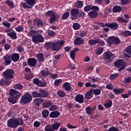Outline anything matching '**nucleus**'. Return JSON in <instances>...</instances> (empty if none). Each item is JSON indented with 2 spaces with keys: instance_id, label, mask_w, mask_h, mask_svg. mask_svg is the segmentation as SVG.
<instances>
[{
  "instance_id": "f257e3e1",
  "label": "nucleus",
  "mask_w": 131,
  "mask_h": 131,
  "mask_svg": "<svg viewBox=\"0 0 131 131\" xmlns=\"http://www.w3.org/2000/svg\"><path fill=\"white\" fill-rule=\"evenodd\" d=\"M63 45H64V41L63 40H61L59 41H50L46 42L45 43V47L48 51L49 50L53 51H59L61 50V48H62Z\"/></svg>"
},
{
  "instance_id": "f03ea898",
  "label": "nucleus",
  "mask_w": 131,
  "mask_h": 131,
  "mask_svg": "<svg viewBox=\"0 0 131 131\" xmlns=\"http://www.w3.org/2000/svg\"><path fill=\"white\" fill-rule=\"evenodd\" d=\"M42 30H31L29 32V35L32 36V41L34 43H39L44 42L45 38L41 33Z\"/></svg>"
},
{
  "instance_id": "7ed1b4c3",
  "label": "nucleus",
  "mask_w": 131,
  "mask_h": 131,
  "mask_svg": "<svg viewBox=\"0 0 131 131\" xmlns=\"http://www.w3.org/2000/svg\"><path fill=\"white\" fill-rule=\"evenodd\" d=\"M10 97L8 99L9 103L12 104H16L17 100L21 97V93H20L17 90H14L12 89L9 91Z\"/></svg>"
},
{
  "instance_id": "20e7f679",
  "label": "nucleus",
  "mask_w": 131,
  "mask_h": 131,
  "mask_svg": "<svg viewBox=\"0 0 131 131\" xmlns=\"http://www.w3.org/2000/svg\"><path fill=\"white\" fill-rule=\"evenodd\" d=\"M91 9L90 12H89L88 15L91 18H96L98 16V12H99L100 9L99 7L96 6V5H91Z\"/></svg>"
},
{
  "instance_id": "39448f33",
  "label": "nucleus",
  "mask_w": 131,
  "mask_h": 131,
  "mask_svg": "<svg viewBox=\"0 0 131 131\" xmlns=\"http://www.w3.org/2000/svg\"><path fill=\"white\" fill-rule=\"evenodd\" d=\"M114 65L117 68H119V71H122L125 69L127 63L124 59H117L114 62Z\"/></svg>"
},
{
  "instance_id": "423d86ee",
  "label": "nucleus",
  "mask_w": 131,
  "mask_h": 131,
  "mask_svg": "<svg viewBox=\"0 0 131 131\" xmlns=\"http://www.w3.org/2000/svg\"><path fill=\"white\" fill-rule=\"evenodd\" d=\"M32 100V96L31 94L30 93H26L23 95L22 97L20 98V103L24 105H26V104H29V103H31Z\"/></svg>"
},
{
  "instance_id": "0eeeda50",
  "label": "nucleus",
  "mask_w": 131,
  "mask_h": 131,
  "mask_svg": "<svg viewBox=\"0 0 131 131\" xmlns=\"http://www.w3.org/2000/svg\"><path fill=\"white\" fill-rule=\"evenodd\" d=\"M61 125V123L60 122H54L53 124L52 125L51 124H48L46 125L45 128V130L46 131H56L59 129Z\"/></svg>"
},
{
  "instance_id": "6e6552de",
  "label": "nucleus",
  "mask_w": 131,
  "mask_h": 131,
  "mask_svg": "<svg viewBox=\"0 0 131 131\" xmlns=\"http://www.w3.org/2000/svg\"><path fill=\"white\" fill-rule=\"evenodd\" d=\"M32 27H30V29L33 30L34 28H41L43 26L42 20L40 18H34L32 22Z\"/></svg>"
},
{
  "instance_id": "1a4fd4ad",
  "label": "nucleus",
  "mask_w": 131,
  "mask_h": 131,
  "mask_svg": "<svg viewBox=\"0 0 131 131\" xmlns=\"http://www.w3.org/2000/svg\"><path fill=\"white\" fill-rule=\"evenodd\" d=\"M103 57L104 59L107 60L109 62H112L114 58V55L112 52L107 51L105 53H104Z\"/></svg>"
},
{
  "instance_id": "9d476101",
  "label": "nucleus",
  "mask_w": 131,
  "mask_h": 131,
  "mask_svg": "<svg viewBox=\"0 0 131 131\" xmlns=\"http://www.w3.org/2000/svg\"><path fill=\"white\" fill-rule=\"evenodd\" d=\"M8 127L16 128L17 127V118L9 119L7 122Z\"/></svg>"
},
{
  "instance_id": "9b49d317",
  "label": "nucleus",
  "mask_w": 131,
  "mask_h": 131,
  "mask_svg": "<svg viewBox=\"0 0 131 131\" xmlns=\"http://www.w3.org/2000/svg\"><path fill=\"white\" fill-rule=\"evenodd\" d=\"M14 73L15 72L13 69L6 70L7 81V82H10V84L11 83L10 80L13 79Z\"/></svg>"
},
{
  "instance_id": "f8f14e48",
  "label": "nucleus",
  "mask_w": 131,
  "mask_h": 131,
  "mask_svg": "<svg viewBox=\"0 0 131 131\" xmlns=\"http://www.w3.org/2000/svg\"><path fill=\"white\" fill-rule=\"evenodd\" d=\"M6 72L7 70H5V71L3 72L4 78H2V79L0 80V85H2V86H4L5 85H10V82H7Z\"/></svg>"
},
{
  "instance_id": "ddd939ff",
  "label": "nucleus",
  "mask_w": 131,
  "mask_h": 131,
  "mask_svg": "<svg viewBox=\"0 0 131 131\" xmlns=\"http://www.w3.org/2000/svg\"><path fill=\"white\" fill-rule=\"evenodd\" d=\"M71 19L72 20H74L75 19H77V17H78V13L79 9H72L70 11Z\"/></svg>"
},
{
  "instance_id": "4468645a",
  "label": "nucleus",
  "mask_w": 131,
  "mask_h": 131,
  "mask_svg": "<svg viewBox=\"0 0 131 131\" xmlns=\"http://www.w3.org/2000/svg\"><path fill=\"white\" fill-rule=\"evenodd\" d=\"M4 60V64L5 66L10 65L12 62V56L9 54H7L5 55L3 57Z\"/></svg>"
},
{
  "instance_id": "2eb2a0df",
  "label": "nucleus",
  "mask_w": 131,
  "mask_h": 131,
  "mask_svg": "<svg viewBox=\"0 0 131 131\" xmlns=\"http://www.w3.org/2000/svg\"><path fill=\"white\" fill-rule=\"evenodd\" d=\"M27 62L30 67H35L37 64V59L34 57L28 58Z\"/></svg>"
},
{
  "instance_id": "dca6fc26",
  "label": "nucleus",
  "mask_w": 131,
  "mask_h": 131,
  "mask_svg": "<svg viewBox=\"0 0 131 131\" xmlns=\"http://www.w3.org/2000/svg\"><path fill=\"white\" fill-rule=\"evenodd\" d=\"M125 17L122 16H119L117 17V20L119 23H128L129 21L130 16L128 15V14H125Z\"/></svg>"
},
{
  "instance_id": "f3484780",
  "label": "nucleus",
  "mask_w": 131,
  "mask_h": 131,
  "mask_svg": "<svg viewBox=\"0 0 131 131\" xmlns=\"http://www.w3.org/2000/svg\"><path fill=\"white\" fill-rule=\"evenodd\" d=\"M96 109V106H93V107H91V106H88V107L85 108L86 114H87L88 116H91V115L93 114Z\"/></svg>"
},
{
  "instance_id": "a211bd4d",
  "label": "nucleus",
  "mask_w": 131,
  "mask_h": 131,
  "mask_svg": "<svg viewBox=\"0 0 131 131\" xmlns=\"http://www.w3.org/2000/svg\"><path fill=\"white\" fill-rule=\"evenodd\" d=\"M40 92V97L41 99L42 98H47L49 96V93L46 91V90H45L43 89H41L39 90Z\"/></svg>"
},
{
  "instance_id": "6ab92c4d",
  "label": "nucleus",
  "mask_w": 131,
  "mask_h": 131,
  "mask_svg": "<svg viewBox=\"0 0 131 131\" xmlns=\"http://www.w3.org/2000/svg\"><path fill=\"white\" fill-rule=\"evenodd\" d=\"M75 99L77 103H80V104H82L84 101V96L82 94H77V95L75 96Z\"/></svg>"
},
{
  "instance_id": "aec40b11",
  "label": "nucleus",
  "mask_w": 131,
  "mask_h": 131,
  "mask_svg": "<svg viewBox=\"0 0 131 131\" xmlns=\"http://www.w3.org/2000/svg\"><path fill=\"white\" fill-rule=\"evenodd\" d=\"M62 88L67 92H70L72 90V86H71V83H69V82H64L63 84Z\"/></svg>"
},
{
  "instance_id": "412c9836",
  "label": "nucleus",
  "mask_w": 131,
  "mask_h": 131,
  "mask_svg": "<svg viewBox=\"0 0 131 131\" xmlns=\"http://www.w3.org/2000/svg\"><path fill=\"white\" fill-rule=\"evenodd\" d=\"M84 96H85V98H86V99H91V98L93 97V96H94L93 89L88 91V92H87L86 94H85Z\"/></svg>"
},
{
  "instance_id": "4be33fe9",
  "label": "nucleus",
  "mask_w": 131,
  "mask_h": 131,
  "mask_svg": "<svg viewBox=\"0 0 131 131\" xmlns=\"http://www.w3.org/2000/svg\"><path fill=\"white\" fill-rule=\"evenodd\" d=\"M60 113L57 110L51 112L49 115V118H58L60 116Z\"/></svg>"
},
{
  "instance_id": "5701e85b",
  "label": "nucleus",
  "mask_w": 131,
  "mask_h": 131,
  "mask_svg": "<svg viewBox=\"0 0 131 131\" xmlns=\"http://www.w3.org/2000/svg\"><path fill=\"white\" fill-rule=\"evenodd\" d=\"M43 102V99H41L40 97H37V98L34 99L33 104L37 107L38 106H39L40 104H42Z\"/></svg>"
},
{
  "instance_id": "b1692460",
  "label": "nucleus",
  "mask_w": 131,
  "mask_h": 131,
  "mask_svg": "<svg viewBox=\"0 0 131 131\" xmlns=\"http://www.w3.org/2000/svg\"><path fill=\"white\" fill-rule=\"evenodd\" d=\"M111 39L112 40L113 43L116 45V46L120 45L121 42V40L119 39V38H118V37H114V36H113L112 37H111Z\"/></svg>"
},
{
  "instance_id": "393cba45",
  "label": "nucleus",
  "mask_w": 131,
  "mask_h": 131,
  "mask_svg": "<svg viewBox=\"0 0 131 131\" xmlns=\"http://www.w3.org/2000/svg\"><path fill=\"white\" fill-rule=\"evenodd\" d=\"M20 58V55L18 54V53H13L11 56V60H13L14 62L18 61Z\"/></svg>"
},
{
  "instance_id": "a878e982",
  "label": "nucleus",
  "mask_w": 131,
  "mask_h": 131,
  "mask_svg": "<svg viewBox=\"0 0 131 131\" xmlns=\"http://www.w3.org/2000/svg\"><path fill=\"white\" fill-rule=\"evenodd\" d=\"M103 106L105 107L106 108H111L113 106V101L111 99H106L105 101L104 104H103Z\"/></svg>"
},
{
  "instance_id": "bb28decb",
  "label": "nucleus",
  "mask_w": 131,
  "mask_h": 131,
  "mask_svg": "<svg viewBox=\"0 0 131 131\" xmlns=\"http://www.w3.org/2000/svg\"><path fill=\"white\" fill-rule=\"evenodd\" d=\"M84 42L83 39L82 38H76L74 41V45L76 46H80V45H82Z\"/></svg>"
},
{
  "instance_id": "cd10ccee",
  "label": "nucleus",
  "mask_w": 131,
  "mask_h": 131,
  "mask_svg": "<svg viewBox=\"0 0 131 131\" xmlns=\"http://www.w3.org/2000/svg\"><path fill=\"white\" fill-rule=\"evenodd\" d=\"M122 10V8L120 7V5H114V7H113V12H114V13L121 12Z\"/></svg>"
},
{
  "instance_id": "c85d7f7f",
  "label": "nucleus",
  "mask_w": 131,
  "mask_h": 131,
  "mask_svg": "<svg viewBox=\"0 0 131 131\" xmlns=\"http://www.w3.org/2000/svg\"><path fill=\"white\" fill-rule=\"evenodd\" d=\"M57 19L56 14L54 11H53V13H51V16L50 17L49 21L50 24H53L54 21H56Z\"/></svg>"
},
{
  "instance_id": "c756f323",
  "label": "nucleus",
  "mask_w": 131,
  "mask_h": 131,
  "mask_svg": "<svg viewBox=\"0 0 131 131\" xmlns=\"http://www.w3.org/2000/svg\"><path fill=\"white\" fill-rule=\"evenodd\" d=\"M7 36L11 37V39H16L17 38V33L15 31H12V30H11L10 32L7 33Z\"/></svg>"
},
{
  "instance_id": "7c9ffc66",
  "label": "nucleus",
  "mask_w": 131,
  "mask_h": 131,
  "mask_svg": "<svg viewBox=\"0 0 131 131\" xmlns=\"http://www.w3.org/2000/svg\"><path fill=\"white\" fill-rule=\"evenodd\" d=\"M98 39H90L88 41L89 45L90 46H96L98 43Z\"/></svg>"
},
{
  "instance_id": "2f4dec72",
  "label": "nucleus",
  "mask_w": 131,
  "mask_h": 131,
  "mask_svg": "<svg viewBox=\"0 0 131 131\" xmlns=\"http://www.w3.org/2000/svg\"><path fill=\"white\" fill-rule=\"evenodd\" d=\"M111 29L112 30H117L119 27V25L118 23H116V21H114L113 23H111Z\"/></svg>"
},
{
  "instance_id": "473e14b6",
  "label": "nucleus",
  "mask_w": 131,
  "mask_h": 131,
  "mask_svg": "<svg viewBox=\"0 0 131 131\" xmlns=\"http://www.w3.org/2000/svg\"><path fill=\"white\" fill-rule=\"evenodd\" d=\"M113 92L115 93L116 95H119V94H122L123 93L124 90V89H113Z\"/></svg>"
},
{
  "instance_id": "72a5a7b5",
  "label": "nucleus",
  "mask_w": 131,
  "mask_h": 131,
  "mask_svg": "<svg viewBox=\"0 0 131 131\" xmlns=\"http://www.w3.org/2000/svg\"><path fill=\"white\" fill-rule=\"evenodd\" d=\"M52 104L53 102L51 100H46L43 102L42 106L43 107H45V108H49V107H50Z\"/></svg>"
},
{
  "instance_id": "f704fd0d",
  "label": "nucleus",
  "mask_w": 131,
  "mask_h": 131,
  "mask_svg": "<svg viewBox=\"0 0 131 131\" xmlns=\"http://www.w3.org/2000/svg\"><path fill=\"white\" fill-rule=\"evenodd\" d=\"M37 98V97H40V92H38L37 91H33L32 92V97Z\"/></svg>"
},
{
  "instance_id": "c9c22d12",
  "label": "nucleus",
  "mask_w": 131,
  "mask_h": 131,
  "mask_svg": "<svg viewBox=\"0 0 131 131\" xmlns=\"http://www.w3.org/2000/svg\"><path fill=\"white\" fill-rule=\"evenodd\" d=\"M83 6V3L82 1H77V2H76V3H75V7L76 8H77L78 10H79V9H81V8H82Z\"/></svg>"
},
{
  "instance_id": "e433bc0d",
  "label": "nucleus",
  "mask_w": 131,
  "mask_h": 131,
  "mask_svg": "<svg viewBox=\"0 0 131 131\" xmlns=\"http://www.w3.org/2000/svg\"><path fill=\"white\" fill-rule=\"evenodd\" d=\"M103 52H104V48H101V46L95 50V53L97 54V55H100Z\"/></svg>"
},
{
  "instance_id": "4c0bfd02",
  "label": "nucleus",
  "mask_w": 131,
  "mask_h": 131,
  "mask_svg": "<svg viewBox=\"0 0 131 131\" xmlns=\"http://www.w3.org/2000/svg\"><path fill=\"white\" fill-rule=\"evenodd\" d=\"M5 3L11 8L13 9L15 7L13 1H11L10 0H6Z\"/></svg>"
},
{
  "instance_id": "58836bf2",
  "label": "nucleus",
  "mask_w": 131,
  "mask_h": 131,
  "mask_svg": "<svg viewBox=\"0 0 131 131\" xmlns=\"http://www.w3.org/2000/svg\"><path fill=\"white\" fill-rule=\"evenodd\" d=\"M41 75L42 77H48L50 75V72L48 70H41L40 71Z\"/></svg>"
},
{
  "instance_id": "ea45409f",
  "label": "nucleus",
  "mask_w": 131,
  "mask_h": 131,
  "mask_svg": "<svg viewBox=\"0 0 131 131\" xmlns=\"http://www.w3.org/2000/svg\"><path fill=\"white\" fill-rule=\"evenodd\" d=\"M24 122L23 119L21 118H16V127L18 126V125H23L24 124Z\"/></svg>"
},
{
  "instance_id": "a19ab883",
  "label": "nucleus",
  "mask_w": 131,
  "mask_h": 131,
  "mask_svg": "<svg viewBox=\"0 0 131 131\" xmlns=\"http://www.w3.org/2000/svg\"><path fill=\"white\" fill-rule=\"evenodd\" d=\"M37 58L38 61H43L45 59L43 53H39V54H37Z\"/></svg>"
},
{
  "instance_id": "79ce46f5",
  "label": "nucleus",
  "mask_w": 131,
  "mask_h": 131,
  "mask_svg": "<svg viewBox=\"0 0 131 131\" xmlns=\"http://www.w3.org/2000/svg\"><path fill=\"white\" fill-rule=\"evenodd\" d=\"M72 27L75 30H78L81 28V25L79 23H74Z\"/></svg>"
},
{
  "instance_id": "37998d69",
  "label": "nucleus",
  "mask_w": 131,
  "mask_h": 131,
  "mask_svg": "<svg viewBox=\"0 0 131 131\" xmlns=\"http://www.w3.org/2000/svg\"><path fill=\"white\" fill-rule=\"evenodd\" d=\"M49 115H50V111L47 109H45L42 111V116L43 118H47Z\"/></svg>"
},
{
  "instance_id": "c03bdc74",
  "label": "nucleus",
  "mask_w": 131,
  "mask_h": 131,
  "mask_svg": "<svg viewBox=\"0 0 131 131\" xmlns=\"http://www.w3.org/2000/svg\"><path fill=\"white\" fill-rule=\"evenodd\" d=\"M57 95L59 97H64L66 95V93H65L64 91H62L60 90L59 91H57Z\"/></svg>"
},
{
  "instance_id": "a18cd8bd",
  "label": "nucleus",
  "mask_w": 131,
  "mask_h": 131,
  "mask_svg": "<svg viewBox=\"0 0 131 131\" xmlns=\"http://www.w3.org/2000/svg\"><path fill=\"white\" fill-rule=\"evenodd\" d=\"M47 84L48 83L47 81H42L41 80H39V86L40 88H45V86H46Z\"/></svg>"
},
{
  "instance_id": "49530a36",
  "label": "nucleus",
  "mask_w": 131,
  "mask_h": 131,
  "mask_svg": "<svg viewBox=\"0 0 131 131\" xmlns=\"http://www.w3.org/2000/svg\"><path fill=\"white\" fill-rule=\"evenodd\" d=\"M121 34L122 36L125 37H128V36H131V31L126 30L125 31H122Z\"/></svg>"
},
{
  "instance_id": "de8ad7c7",
  "label": "nucleus",
  "mask_w": 131,
  "mask_h": 131,
  "mask_svg": "<svg viewBox=\"0 0 131 131\" xmlns=\"http://www.w3.org/2000/svg\"><path fill=\"white\" fill-rule=\"evenodd\" d=\"M34 75L33 74H32L31 72H29V74L27 75H25V78L26 80H31L32 78H33Z\"/></svg>"
},
{
  "instance_id": "09e8293b",
  "label": "nucleus",
  "mask_w": 131,
  "mask_h": 131,
  "mask_svg": "<svg viewBox=\"0 0 131 131\" xmlns=\"http://www.w3.org/2000/svg\"><path fill=\"white\" fill-rule=\"evenodd\" d=\"M69 16H70L69 12H65L62 14V19L63 20L67 19L68 17H69Z\"/></svg>"
},
{
  "instance_id": "8fccbe9b",
  "label": "nucleus",
  "mask_w": 131,
  "mask_h": 131,
  "mask_svg": "<svg viewBox=\"0 0 131 131\" xmlns=\"http://www.w3.org/2000/svg\"><path fill=\"white\" fill-rule=\"evenodd\" d=\"M101 91L99 89H93V94L94 93V95H100L101 94Z\"/></svg>"
},
{
  "instance_id": "3c124183",
  "label": "nucleus",
  "mask_w": 131,
  "mask_h": 131,
  "mask_svg": "<svg viewBox=\"0 0 131 131\" xmlns=\"http://www.w3.org/2000/svg\"><path fill=\"white\" fill-rule=\"evenodd\" d=\"M13 88L16 90H22L23 85L20 83H17V84L14 85Z\"/></svg>"
},
{
  "instance_id": "603ef678",
  "label": "nucleus",
  "mask_w": 131,
  "mask_h": 131,
  "mask_svg": "<svg viewBox=\"0 0 131 131\" xmlns=\"http://www.w3.org/2000/svg\"><path fill=\"white\" fill-rule=\"evenodd\" d=\"M33 83L36 84L37 86H39V78H34L33 79Z\"/></svg>"
},
{
  "instance_id": "864d4df0",
  "label": "nucleus",
  "mask_w": 131,
  "mask_h": 131,
  "mask_svg": "<svg viewBox=\"0 0 131 131\" xmlns=\"http://www.w3.org/2000/svg\"><path fill=\"white\" fill-rule=\"evenodd\" d=\"M70 56L72 58V59H73V60H74V59H75V57H76V52L74 51V50H72L70 52Z\"/></svg>"
},
{
  "instance_id": "5fc2aeb1",
  "label": "nucleus",
  "mask_w": 131,
  "mask_h": 131,
  "mask_svg": "<svg viewBox=\"0 0 131 131\" xmlns=\"http://www.w3.org/2000/svg\"><path fill=\"white\" fill-rule=\"evenodd\" d=\"M15 30H16V31H18V32H21L22 31H24V27H23V26H21L20 25V26H17V27H15Z\"/></svg>"
},
{
  "instance_id": "6e6d98bb",
  "label": "nucleus",
  "mask_w": 131,
  "mask_h": 131,
  "mask_svg": "<svg viewBox=\"0 0 131 131\" xmlns=\"http://www.w3.org/2000/svg\"><path fill=\"white\" fill-rule=\"evenodd\" d=\"M97 40H98V43L99 46H100L101 48H102V47H103V46H105L104 41H103V40H101V39H100V38H98L97 39Z\"/></svg>"
},
{
  "instance_id": "4d7b16f0",
  "label": "nucleus",
  "mask_w": 131,
  "mask_h": 131,
  "mask_svg": "<svg viewBox=\"0 0 131 131\" xmlns=\"http://www.w3.org/2000/svg\"><path fill=\"white\" fill-rule=\"evenodd\" d=\"M47 33L48 34V36H49L50 37H54L55 34V31H53V30H48Z\"/></svg>"
},
{
  "instance_id": "13d9d810",
  "label": "nucleus",
  "mask_w": 131,
  "mask_h": 131,
  "mask_svg": "<svg viewBox=\"0 0 131 131\" xmlns=\"http://www.w3.org/2000/svg\"><path fill=\"white\" fill-rule=\"evenodd\" d=\"M92 9V5H86L84 8V11H85V12H89L90 11V12H91Z\"/></svg>"
},
{
  "instance_id": "bf43d9fd",
  "label": "nucleus",
  "mask_w": 131,
  "mask_h": 131,
  "mask_svg": "<svg viewBox=\"0 0 131 131\" xmlns=\"http://www.w3.org/2000/svg\"><path fill=\"white\" fill-rule=\"evenodd\" d=\"M62 82V79H57L54 81V85L55 86H57L58 85H59V83H61Z\"/></svg>"
},
{
  "instance_id": "052dcab7",
  "label": "nucleus",
  "mask_w": 131,
  "mask_h": 131,
  "mask_svg": "<svg viewBox=\"0 0 131 131\" xmlns=\"http://www.w3.org/2000/svg\"><path fill=\"white\" fill-rule=\"evenodd\" d=\"M85 15V12H79H79L78 13V17H79V18L81 17L83 18V17H84Z\"/></svg>"
},
{
  "instance_id": "680f3d73",
  "label": "nucleus",
  "mask_w": 131,
  "mask_h": 131,
  "mask_svg": "<svg viewBox=\"0 0 131 131\" xmlns=\"http://www.w3.org/2000/svg\"><path fill=\"white\" fill-rule=\"evenodd\" d=\"M58 109V106L56 105H52V106L51 105V107L49 108L50 111H54L55 110H57Z\"/></svg>"
},
{
  "instance_id": "e2e57ef3",
  "label": "nucleus",
  "mask_w": 131,
  "mask_h": 131,
  "mask_svg": "<svg viewBox=\"0 0 131 131\" xmlns=\"http://www.w3.org/2000/svg\"><path fill=\"white\" fill-rule=\"evenodd\" d=\"M2 24L3 25H4V26H5V27H7V28H9L10 27H11L10 23H8V21H3Z\"/></svg>"
},
{
  "instance_id": "0e129e2a",
  "label": "nucleus",
  "mask_w": 131,
  "mask_h": 131,
  "mask_svg": "<svg viewBox=\"0 0 131 131\" xmlns=\"http://www.w3.org/2000/svg\"><path fill=\"white\" fill-rule=\"evenodd\" d=\"M106 88L108 90H114V86H113L112 83H108L106 85Z\"/></svg>"
},
{
  "instance_id": "69168bd1",
  "label": "nucleus",
  "mask_w": 131,
  "mask_h": 131,
  "mask_svg": "<svg viewBox=\"0 0 131 131\" xmlns=\"http://www.w3.org/2000/svg\"><path fill=\"white\" fill-rule=\"evenodd\" d=\"M118 76H119L118 74H113L111 75L110 78L111 80H114V79L118 78Z\"/></svg>"
},
{
  "instance_id": "338daca9",
  "label": "nucleus",
  "mask_w": 131,
  "mask_h": 131,
  "mask_svg": "<svg viewBox=\"0 0 131 131\" xmlns=\"http://www.w3.org/2000/svg\"><path fill=\"white\" fill-rule=\"evenodd\" d=\"M106 131H119V129L117 127L112 126L111 127H109L108 129Z\"/></svg>"
},
{
  "instance_id": "774afa93",
  "label": "nucleus",
  "mask_w": 131,
  "mask_h": 131,
  "mask_svg": "<svg viewBox=\"0 0 131 131\" xmlns=\"http://www.w3.org/2000/svg\"><path fill=\"white\" fill-rule=\"evenodd\" d=\"M126 52L128 54H130V55L131 56V46H128V47H127Z\"/></svg>"
}]
</instances>
